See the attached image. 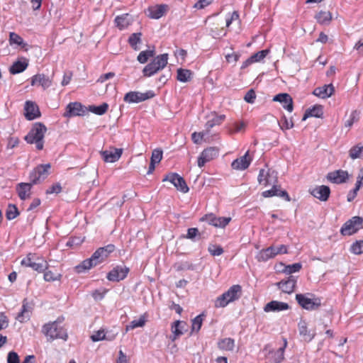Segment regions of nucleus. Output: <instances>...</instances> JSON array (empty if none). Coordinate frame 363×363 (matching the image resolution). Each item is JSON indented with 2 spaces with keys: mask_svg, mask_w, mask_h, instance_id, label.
I'll list each match as a JSON object with an SVG mask.
<instances>
[{
  "mask_svg": "<svg viewBox=\"0 0 363 363\" xmlns=\"http://www.w3.org/2000/svg\"><path fill=\"white\" fill-rule=\"evenodd\" d=\"M169 9L167 4H157L149 6L147 16L152 19H159L166 14Z\"/></svg>",
  "mask_w": 363,
  "mask_h": 363,
  "instance_id": "nucleus-19",
  "label": "nucleus"
},
{
  "mask_svg": "<svg viewBox=\"0 0 363 363\" xmlns=\"http://www.w3.org/2000/svg\"><path fill=\"white\" fill-rule=\"evenodd\" d=\"M299 335L306 342H311L315 336V332H311L308 328V324L306 320H301L298 324Z\"/></svg>",
  "mask_w": 363,
  "mask_h": 363,
  "instance_id": "nucleus-24",
  "label": "nucleus"
},
{
  "mask_svg": "<svg viewBox=\"0 0 363 363\" xmlns=\"http://www.w3.org/2000/svg\"><path fill=\"white\" fill-rule=\"evenodd\" d=\"M141 33H134L131 34L128 38V43L131 46L133 49L135 50H138L139 48L138 47V44L141 43Z\"/></svg>",
  "mask_w": 363,
  "mask_h": 363,
  "instance_id": "nucleus-45",
  "label": "nucleus"
},
{
  "mask_svg": "<svg viewBox=\"0 0 363 363\" xmlns=\"http://www.w3.org/2000/svg\"><path fill=\"white\" fill-rule=\"evenodd\" d=\"M192 74L189 69L180 68L177 70V79L182 82H186L191 79Z\"/></svg>",
  "mask_w": 363,
  "mask_h": 363,
  "instance_id": "nucleus-44",
  "label": "nucleus"
},
{
  "mask_svg": "<svg viewBox=\"0 0 363 363\" xmlns=\"http://www.w3.org/2000/svg\"><path fill=\"white\" fill-rule=\"evenodd\" d=\"M72 76H73V72L72 71H65L64 72V75H63V78H62V86H66L67 84H69L72 80Z\"/></svg>",
  "mask_w": 363,
  "mask_h": 363,
  "instance_id": "nucleus-62",
  "label": "nucleus"
},
{
  "mask_svg": "<svg viewBox=\"0 0 363 363\" xmlns=\"http://www.w3.org/2000/svg\"><path fill=\"white\" fill-rule=\"evenodd\" d=\"M241 296V286L238 284L233 285L227 291L216 298L214 302V306L216 308H224L228 303L238 300Z\"/></svg>",
  "mask_w": 363,
  "mask_h": 363,
  "instance_id": "nucleus-3",
  "label": "nucleus"
},
{
  "mask_svg": "<svg viewBox=\"0 0 363 363\" xmlns=\"http://www.w3.org/2000/svg\"><path fill=\"white\" fill-rule=\"evenodd\" d=\"M233 125L234 128L229 130V133L230 134H234V133L244 130V129L246 126V124L243 121H241L240 123H235Z\"/></svg>",
  "mask_w": 363,
  "mask_h": 363,
  "instance_id": "nucleus-61",
  "label": "nucleus"
},
{
  "mask_svg": "<svg viewBox=\"0 0 363 363\" xmlns=\"http://www.w3.org/2000/svg\"><path fill=\"white\" fill-rule=\"evenodd\" d=\"M131 22L132 21L128 13L118 16L115 18L116 27L121 30L127 28L131 24Z\"/></svg>",
  "mask_w": 363,
  "mask_h": 363,
  "instance_id": "nucleus-33",
  "label": "nucleus"
},
{
  "mask_svg": "<svg viewBox=\"0 0 363 363\" xmlns=\"http://www.w3.org/2000/svg\"><path fill=\"white\" fill-rule=\"evenodd\" d=\"M323 116V106L321 105H315L306 110L302 121H306L309 117L321 118Z\"/></svg>",
  "mask_w": 363,
  "mask_h": 363,
  "instance_id": "nucleus-30",
  "label": "nucleus"
},
{
  "mask_svg": "<svg viewBox=\"0 0 363 363\" xmlns=\"http://www.w3.org/2000/svg\"><path fill=\"white\" fill-rule=\"evenodd\" d=\"M19 215V211L15 205L9 204L6 213V216L8 220H13Z\"/></svg>",
  "mask_w": 363,
  "mask_h": 363,
  "instance_id": "nucleus-48",
  "label": "nucleus"
},
{
  "mask_svg": "<svg viewBox=\"0 0 363 363\" xmlns=\"http://www.w3.org/2000/svg\"><path fill=\"white\" fill-rule=\"evenodd\" d=\"M50 164H41L34 169L30 174V180L32 184H37L44 180L49 174Z\"/></svg>",
  "mask_w": 363,
  "mask_h": 363,
  "instance_id": "nucleus-9",
  "label": "nucleus"
},
{
  "mask_svg": "<svg viewBox=\"0 0 363 363\" xmlns=\"http://www.w3.org/2000/svg\"><path fill=\"white\" fill-rule=\"evenodd\" d=\"M91 339L93 342H98L102 340H112L114 339V336H112L111 337H106L104 330H100L97 332H95L91 336Z\"/></svg>",
  "mask_w": 363,
  "mask_h": 363,
  "instance_id": "nucleus-49",
  "label": "nucleus"
},
{
  "mask_svg": "<svg viewBox=\"0 0 363 363\" xmlns=\"http://www.w3.org/2000/svg\"><path fill=\"white\" fill-rule=\"evenodd\" d=\"M218 152L219 150L216 147H210L205 149L198 158V166L199 167H203L206 162L217 157Z\"/></svg>",
  "mask_w": 363,
  "mask_h": 363,
  "instance_id": "nucleus-13",
  "label": "nucleus"
},
{
  "mask_svg": "<svg viewBox=\"0 0 363 363\" xmlns=\"http://www.w3.org/2000/svg\"><path fill=\"white\" fill-rule=\"evenodd\" d=\"M154 51L153 50H145L140 52L138 56V60L140 63H145L148 59L151 57H153Z\"/></svg>",
  "mask_w": 363,
  "mask_h": 363,
  "instance_id": "nucleus-53",
  "label": "nucleus"
},
{
  "mask_svg": "<svg viewBox=\"0 0 363 363\" xmlns=\"http://www.w3.org/2000/svg\"><path fill=\"white\" fill-rule=\"evenodd\" d=\"M349 156L352 160L363 158V145L359 143L352 147L349 150Z\"/></svg>",
  "mask_w": 363,
  "mask_h": 363,
  "instance_id": "nucleus-39",
  "label": "nucleus"
},
{
  "mask_svg": "<svg viewBox=\"0 0 363 363\" xmlns=\"http://www.w3.org/2000/svg\"><path fill=\"white\" fill-rule=\"evenodd\" d=\"M168 55L162 54L157 56L152 61L158 70L162 69L167 64Z\"/></svg>",
  "mask_w": 363,
  "mask_h": 363,
  "instance_id": "nucleus-43",
  "label": "nucleus"
},
{
  "mask_svg": "<svg viewBox=\"0 0 363 363\" xmlns=\"http://www.w3.org/2000/svg\"><path fill=\"white\" fill-rule=\"evenodd\" d=\"M207 135L208 133L206 132L205 130L199 133L194 132L191 135V139L194 143L199 144L201 143L203 138Z\"/></svg>",
  "mask_w": 363,
  "mask_h": 363,
  "instance_id": "nucleus-57",
  "label": "nucleus"
},
{
  "mask_svg": "<svg viewBox=\"0 0 363 363\" xmlns=\"http://www.w3.org/2000/svg\"><path fill=\"white\" fill-rule=\"evenodd\" d=\"M315 18L321 25H329L333 19V16L330 11H320L316 13Z\"/></svg>",
  "mask_w": 363,
  "mask_h": 363,
  "instance_id": "nucleus-36",
  "label": "nucleus"
},
{
  "mask_svg": "<svg viewBox=\"0 0 363 363\" xmlns=\"http://www.w3.org/2000/svg\"><path fill=\"white\" fill-rule=\"evenodd\" d=\"M28 66V60L21 57L14 62L9 68V72L12 74H16L23 72Z\"/></svg>",
  "mask_w": 363,
  "mask_h": 363,
  "instance_id": "nucleus-29",
  "label": "nucleus"
},
{
  "mask_svg": "<svg viewBox=\"0 0 363 363\" xmlns=\"http://www.w3.org/2000/svg\"><path fill=\"white\" fill-rule=\"evenodd\" d=\"M251 162V158L249 157V151L243 156L235 160L231 166L235 170H244L247 169Z\"/></svg>",
  "mask_w": 363,
  "mask_h": 363,
  "instance_id": "nucleus-25",
  "label": "nucleus"
},
{
  "mask_svg": "<svg viewBox=\"0 0 363 363\" xmlns=\"http://www.w3.org/2000/svg\"><path fill=\"white\" fill-rule=\"evenodd\" d=\"M273 250H274L272 246L266 249H263L257 253L256 259L258 262H266L270 259H272L274 257Z\"/></svg>",
  "mask_w": 363,
  "mask_h": 363,
  "instance_id": "nucleus-37",
  "label": "nucleus"
},
{
  "mask_svg": "<svg viewBox=\"0 0 363 363\" xmlns=\"http://www.w3.org/2000/svg\"><path fill=\"white\" fill-rule=\"evenodd\" d=\"M286 345H287V342L286 340H284V346L280 347L279 349H278L277 351L272 352V359L273 360V362L274 363H281V362L284 359V350L286 347Z\"/></svg>",
  "mask_w": 363,
  "mask_h": 363,
  "instance_id": "nucleus-41",
  "label": "nucleus"
},
{
  "mask_svg": "<svg viewBox=\"0 0 363 363\" xmlns=\"http://www.w3.org/2000/svg\"><path fill=\"white\" fill-rule=\"evenodd\" d=\"M31 309L32 308L29 303L26 301V300H24L23 302L22 309L18 314L16 319L21 323L26 322L30 319Z\"/></svg>",
  "mask_w": 363,
  "mask_h": 363,
  "instance_id": "nucleus-32",
  "label": "nucleus"
},
{
  "mask_svg": "<svg viewBox=\"0 0 363 363\" xmlns=\"http://www.w3.org/2000/svg\"><path fill=\"white\" fill-rule=\"evenodd\" d=\"M22 266L30 267L38 272H42L48 267L47 262L43 257L35 253H28L21 262Z\"/></svg>",
  "mask_w": 363,
  "mask_h": 363,
  "instance_id": "nucleus-5",
  "label": "nucleus"
},
{
  "mask_svg": "<svg viewBox=\"0 0 363 363\" xmlns=\"http://www.w3.org/2000/svg\"><path fill=\"white\" fill-rule=\"evenodd\" d=\"M310 193L314 197L317 198L321 201H326L330 194V189L328 186L321 185L310 189Z\"/></svg>",
  "mask_w": 363,
  "mask_h": 363,
  "instance_id": "nucleus-21",
  "label": "nucleus"
},
{
  "mask_svg": "<svg viewBox=\"0 0 363 363\" xmlns=\"http://www.w3.org/2000/svg\"><path fill=\"white\" fill-rule=\"evenodd\" d=\"M42 332L47 337L48 340L52 341L55 339L66 340L67 333L66 330L58 325L57 321L46 323L43 326Z\"/></svg>",
  "mask_w": 363,
  "mask_h": 363,
  "instance_id": "nucleus-4",
  "label": "nucleus"
},
{
  "mask_svg": "<svg viewBox=\"0 0 363 363\" xmlns=\"http://www.w3.org/2000/svg\"><path fill=\"white\" fill-rule=\"evenodd\" d=\"M208 250L213 256H219L223 253V249L220 245L213 244L209 245Z\"/></svg>",
  "mask_w": 363,
  "mask_h": 363,
  "instance_id": "nucleus-55",
  "label": "nucleus"
},
{
  "mask_svg": "<svg viewBox=\"0 0 363 363\" xmlns=\"http://www.w3.org/2000/svg\"><path fill=\"white\" fill-rule=\"evenodd\" d=\"M155 96L152 92H128L124 96V101L129 103H139Z\"/></svg>",
  "mask_w": 363,
  "mask_h": 363,
  "instance_id": "nucleus-15",
  "label": "nucleus"
},
{
  "mask_svg": "<svg viewBox=\"0 0 363 363\" xmlns=\"http://www.w3.org/2000/svg\"><path fill=\"white\" fill-rule=\"evenodd\" d=\"M129 269L125 266H116L107 275V279L111 281H119L124 279Z\"/></svg>",
  "mask_w": 363,
  "mask_h": 363,
  "instance_id": "nucleus-17",
  "label": "nucleus"
},
{
  "mask_svg": "<svg viewBox=\"0 0 363 363\" xmlns=\"http://www.w3.org/2000/svg\"><path fill=\"white\" fill-rule=\"evenodd\" d=\"M168 55L162 54L157 56L152 61L158 70L162 69L167 64Z\"/></svg>",
  "mask_w": 363,
  "mask_h": 363,
  "instance_id": "nucleus-42",
  "label": "nucleus"
},
{
  "mask_svg": "<svg viewBox=\"0 0 363 363\" xmlns=\"http://www.w3.org/2000/svg\"><path fill=\"white\" fill-rule=\"evenodd\" d=\"M363 218L354 216L344 223L340 229L342 235H352L362 228Z\"/></svg>",
  "mask_w": 363,
  "mask_h": 363,
  "instance_id": "nucleus-7",
  "label": "nucleus"
},
{
  "mask_svg": "<svg viewBox=\"0 0 363 363\" xmlns=\"http://www.w3.org/2000/svg\"><path fill=\"white\" fill-rule=\"evenodd\" d=\"M218 347L222 350L233 351L235 347V340L230 337L222 339L218 342Z\"/></svg>",
  "mask_w": 363,
  "mask_h": 363,
  "instance_id": "nucleus-38",
  "label": "nucleus"
},
{
  "mask_svg": "<svg viewBox=\"0 0 363 363\" xmlns=\"http://www.w3.org/2000/svg\"><path fill=\"white\" fill-rule=\"evenodd\" d=\"M7 362L8 363H19V357H18V354L13 351L10 352L8 354Z\"/></svg>",
  "mask_w": 363,
  "mask_h": 363,
  "instance_id": "nucleus-64",
  "label": "nucleus"
},
{
  "mask_svg": "<svg viewBox=\"0 0 363 363\" xmlns=\"http://www.w3.org/2000/svg\"><path fill=\"white\" fill-rule=\"evenodd\" d=\"M269 53V50H262L261 51H259L255 54H253L250 57L252 60H253V62H261L264 58L266 57V56Z\"/></svg>",
  "mask_w": 363,
  "mask_h": 363,
  "instance_id": "nucleus-50",
  "label": "nucleus"
},
{
  "mask_svg": "<svg viewBox=\"0 0 363 363\" xmlns=\"http://www.w3.org/2000/svg\"><path fill=\"white\" fill-rule=\"evenodd\" d=\"M296 300L303 308L308 311L316 310L321 305L320 298L310 293L298 294L296 295Z\"/></svg>",
  "mask_w": 363,
  "mask_h": 363,
  "instance_id": "nucleus-6",
  "label": "nucleus"
},
{
  "mask_svg": "<svg viewBox=\"0 0 363 363\" xmlns=\"http://www.w3.org/2000/svg\"><path fill=\"white\" fill-rule=\"evenodd\" d=\"M272 247H273V250H273L274 257L277 255L288 253V247L285 245H280L278 246L272 245Z\"/></svg>",
  "mask_w": 363,
  "mask_h": 363,
  "instance_id": "nucleus-59",
  "label": "nucleus"
},
{
  "mask_svg": "<svg viewBox=\"0 0 363 363\" xmlns=\"http://www.w3.org/2000/svg\"><path fill=\"white\" fill-rule=\"evenodd\" d=\"M289 308L288 303L278 301H272L267 303L264 308V311L267 313L269 312H279L286 311Z\"/></svg>",
  "mask_w": 363,
  "mask_h": 363,
  "instance_id": "nucleus-27",
  "label": "nucleus"
},
{
  "mask_svg": "<svg viewBox=\"0 0 363 363\" xmlns=\"http://www.w3.org/2000/svg\"><path fill=\"white\" fill-rule=\"evenodd\" d=\"M282 121H283V125H279L280 126V128L281 130H284V129H291L294 127V123L292 121V120H288L287 118L285 116H283L282 117Z\"/></svg>",
  "mask_w": 363,
  "mask_h": 363,
  "instance_id": "nucleus-63",
  "label": "nucleus"
},
{
  "mask_svg": "<svg viewBox=\"0 0 363 363\" xmlns=\"http://www.w3.org/2000/svg\"><path fill=\"white\" fill-rule=\"evenodd\" d=\"M147 321L145 315H143L138 320H133L130 323L129 325H126L125 331L128 332L130 330H133L136 328H142L145 325Z\"/></svg>",
  "mask_w": 363,
  "mask_h": 363,
  "instance_id": "nucleus-40",
  "label": "nucleus"
},
{
  "mask_svg": "<svg viewBox=\"0 0 363 363\" xmlns=\"http://www.w3.org/2000/svg\"><path fill=\"white\" fill-rule=\"evenodd\" d=\"M123 151V150L122 148L110 147L108 150L101 151L100 155L105 162L113 163L121 158Z\"/></svg>",
  "mask_w": 363,
  "mask_h": 363,
  "instance_id": "nucleus-12",
  "label": "nucleus"
},
{
  "mask_svg": "<svg viewBox=\"0 0 363 363\" xmlns=\"http://www.w3.org/2000/svg\"><path fill=\"white\" fill-rule=\"evenodd\" d=\"M203 314H200L192 320L191 333H198L200 330L203 323Z\"/></svg>",
  "mask_w": 363,
  "mask_h": 363,
  "instance_id": "nucleus-47",
  "label": "nucleus"
},
{
  "mask_svg": "<svg viewBox=\"0 0 363 363\" xmlns=\"http://www.w3.org/2000/svg\"><path fill=\"white\" fill-rule=\"evenodd\" d=\"M40 116L38 106L32 101H26L25 104V116L28 120H33Z\"/></svg>",
  "mask_w": 363,
  "mask_h": 363,
  "instance_id": "nucleus-26",
  "label": "nucleus"
},
{
  "mask_svg": "<svg viewBox=\"0 0 363 363\" xmlns=\"http://www.w3.org/2000/svg\"><path fill=\"white\" fill-rule=\"evenodd\" d=\"M302 267L301 263H294L293 264L285 266L284 272L287 274H291L294 272H298Z\"/></svg>",
  "mask_w": 363,
  "mask_h": 363,
  "instance_id": "nucleus-54",
  "label": "nucleus"
},
{
  "mask_svg": "<svg viewBox=\"0 0 363 363\" xmlns=\"http://www.w3.org/2000/svg\"><path fill=\"white\" fill-rule=\"evenodd\" d=\"M273 101L281 104L283 108L287 110L289 112L293 111V99L289 94L286 93L279 94L273 98Z\"/></svg>",
  "mask_w": 363,
  "mask_h": 363,
  "instance_id": "nucleus-22",
  "label": "nucleus"
},
{
  "mask_svg": "<svg viewBox=\"0 0 363 363\" xmlns=\"http://www.w3.org/2000/svg\"><path fill=\"white\" fill-rule=\"evenodd\" d=\"M351 251L355 255L363 253V240L356 241L351 246Z\"/></svg>",
  "mask_w": 363,
  "mask_h": 363,
  "instance_id": "nucleus-56",
  "label": "nucleus"
},
{
  "mask_svg": "<svg viewBox=\"0 0 363 363\" xmlns=\"http://www.w3.org/2000/svg\"><path fill=\"white\" fill-rule=\"evenodd\" d=\"M87 114V106L78 102L69 103L67 106V111L64 113L65 117L72 116H85Z\"/></svg>",
  "mask_w": 363,
  "mask_h": 363,
  "instance_id": "nucleus-14",
  "label": "nucleus"
},
{
  "mask_svg": "<svg viewBox=\"0 0 363 363\" xmlns=\"http://www.w3.org/2000/svg\"><path fill=\"white\" fill-rule=\"evenodd\" d=\"M206 118L207 121L205 124V130L208 134L211 128L222 123L225 119V116L224 114L218 115L216 112L213 111Z\"/></svg>",
  "mask_w": 363,
  "mask_h": 363,
  "instance_id": "nucleus-18",
  "label": "nucleus"
},
{
  "mask_svg": "<svg viewBox=\"0 0 363 363\" xmlns=\"http://www.w3.org/2000/svg\"><path fill=\"white\" fill-rule=\"evenodd\" d=\"M359 113L357 111H353L350 115L349 118L345 121V126L348 128H351L354 123L359 121Z\"/></svg>",
  "mask_w": 363,
  "mask_h": 363,
  "instance_id": "nucleus-51",
  "label": "nucleus"
},
{
  "mask_svg": "<svg viewBox=\"0 0 363 363\" xmlns=\"http://www.w3.org/2000/svg\"><path fill=\"white\" fill-rule=\"evenodd\" d=\"M296 284V278L294 276H289L287 279L277 283V285L283 292L291 294L295 289Z\"/></svg>",
  "mask_w": 363,
  "mask_h": 363,
  "instance_id": "nucleus-23",
  "label": "nucleus"
},
{
  "mask_svg": "<svg viewBox=\"0 0 363 363\" xmlns=\"http://www.w3.org/2000/svg\"><path fill=\"white\" fill-rule=\"evenodd\" d=\"M159 70L155 67V63L152 62L147 64L143 69V74L145 77H150L157 72Z\"/></svg>",
  "mask_w": 363,
  "mask_h": 363,
  "instance_id": "nucleus-52",
  "label": "nucleus"
},
{
  "mask_svg": "<svg viewBox=\"0 0 363 363\" xmlns=\"http://www.w3.org/2000/svg\"><path fill=\"white\" fill-rule=\"evenodd\" d=\"M114 250L115 246L112 244L99 247L94 252L90 258L84 260L80 264L76 267L77 272L82 273L104 262Z\"/></svg>",
  "mask_w": 363,
  "mask_h": 363,
  "instance_id": "nucleus-1",
  "label": "nucleus"
},
{
  "mask_svg": "<svg viewBox=\"0 0 363 363\" xmlns=\"http://www.w3.org/2000/svg\"><path fill=\"white\" fill-rule=\"evenodd\" d=\"M31 183H20L17 185L16 190L18 195L21 200H26L30 198V189L32 186Z\"/></svg>",
  "mask_w": 363,
  "mask_h": 363,
  "instance_id": "nucleus-31",
  "label": "nucleus"
},
{
  "mask_svg": "<svg viewBox=\"0 0 363 363\" xmlns=\"http://www.w3.org/2000/svg\"><path fill=\"white\" fill-rule=\"evenodd\" d=\"M47 131L46 126L40 122L35 123L32 128L25 137L28 143L35 144L38 150H43L44 145V136Z\"/></svg>",
  "mask_w": 363,
  "mask_h": 363,
  "instance_id": "nucleus-2",
  "label": "nucleus"
},
{
  "mask_svg": "<svg viewBox=\"0 0 363 363\" xmlns=\"http://www.w3.org/2000/svg\"><path fill=\"white\" fill-rule=\"evenodd\" d=\"M109 105L104 102L99 106L89 105L87 106V113L91 112L97 116L104 115L108 110Z\"/></svg>",
  "mask_w": 363,
  "mask_h": 363,
  "instance_id": "nucleus-35",
  "label": "nucleus"
},
{
  "mask_svg": "<svg viewBox=\"0 0 363 363\" xmlns=\"http://www.w3.org/2000/svg\"><path fill=\"white\" fill-rule=\"evenodd\" d=\"M61 275L60 274H54L51 271H48L44 273V279L46 281H52L60 279Z\"/></svg>",
  "mask_w": 363,
  "mask_h": 363,
  "instance_id": "nucleus-60",
  "label": "nucleus"
},
{
  "mask_svg": "<svg viewBox=\"0 0 363 363\" xmlns=\"http://www.w3.org/2000/svg\"><path fill=\"white\" fill-rule=\"evenodd\" d=\"M9 40L11 45H17L18 46H21V48H24L26 45L24 43L23 38L18 34L14 32H11L9 33Z\"/></svg>",
  "mask_w": 363,
  "mask_h": 363,
  "instance_id": "nucleus-46",
  "label": "nucleus"
},
{
  "mask_svg": "<svg viewBox=\"0 0 363 363\" xmlns=\"http://www.w3.org/2000/svg\"><path fill=\"white\" fill-rule=\"evenodd\" d=\"M52 83V79L45 74H37L30 78V84L43 89H48Z\"/></svg>",
  "mask_w": 363,
  "mask_h": 363,
  "instance_id": "nucleus-11",
  "label": "nucleus"
},
{
  "mask_svg": "<svg viewBox=\"0 0 363 363\" xmlns=\"http://www.w3.org/2000/svg\"><path fill=\"white\" fill-rule=\"evenodd\" d=\"M186 323L181 320H176L172 325L171 330L173 335L171 337L172 341H174L178 337L183 334Z\"/></svg>",
  "mask_w": 363,
  "mask_h": 363,
  "instance_id": "nucleus-34",
  "label": "nucleus"
},
{
  "mask_svg": "<svg viewBox=\"0 0 363 363\" xmlns=\"http://www.w3.org/2000/svg\"><path fill=\"white\" fill-rule=\"evenodd\" d=\"M231 218L230 217H216L213 214L206 215L201 218V220L207 222L209 225H212L218 228H224L226 226Z\"/></svg>",
  "mask_w": 363,
  "mask_h": 363,
  "instance_id": "nucleus-16",
  "label": "nucleus"
},
{
  "mask_svg": "<svg viewBox=\"0 0 363 363\" xmlns=\"http://www.w3.org/2000/svg\"><path fill=\"white\" fill-rule=\"evenodd\" d=\"M272 186V188L271 189L262 192L264 197L267 198L277 196L284 198L287 201H290V197L286 191L281 190L280 186H277V184Z\"/></svg>",
  "mask_w": 363,
  "mask_h": 363,
  "instance_id": "nucleus-28",
  "label": "nucleus"
},
{
  "mask_svg": "<svg viewBox=\"0 0 363 363\" xmlns=\"http://www.w3.org/2000/svg\"><path fill=\"white\" fill-rule=\"evenodd\" d=\"M163 182L168 181L171 182L177 190L186 193L189 191V187L183 177L177 173H169L165 176Z\"/></svg>",
  "mask_w": 363,
  "mask_h": 363,
  "instance_id": "nucleus-10",
  "label": "nucleus"
},
{
  "mask_svg": "<svg viewBox=\"0 0 363 363\" xmlns=\"http://www.w3.org/2000/svg\"><path fill=\"white\" fill-rule=\"evenodd\" d=\"M162 159V151L160 149H155L152 152V163H159Z\"/></svg>",
  "mask_w": 363,
  "mask_h": 363,
  "instance_id": "nucleus-58",
  "label": "nucleus"
},
{
  "mask_svg": "<svg viewBox=\"0 0 363 363\" xmlns=\"http://www.w3.org/2000/svg\"><path fill=\"white\" fill-rule=\"evenodd\" d=\"M277 172L273 169H262L258 175V182L264 186H271L277 183Z\"/></svg>",
  "mask_w": 363,
  "mask_h": 363,
  "instance_id": "nucleus-8",
  "label": "nucleus"
},
{
  "mask_svg": "<svg viewBox=\"0 0 363 363\" xmlns=\"http://www.w3.org/2000/svg\"><path fill=\"white\" fill-rule=\"evenodd\" d=\"M327 179L335 184H342L345 182L348 177L349 174L347 171H344L342 169H338L336 171H333L329 172L327 174Z\"/></svg>",
  "mask_w": 363,
  "mask_h": 363,
  "instance_id": "nucleus-20",
  "label": "nucleus"
}]
</instances>
